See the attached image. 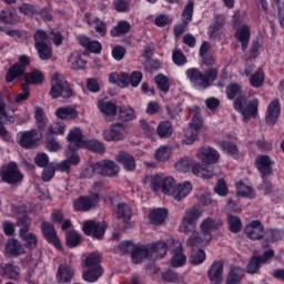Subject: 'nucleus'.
<instances>
[{
  "instance_id": "f257e3e1",
  "label": "nucleus",
  "mask_w": 284,
  "mask_h": 284,
  "mask_svg": "<svg viewBox=\"0 0 284 284\" xmlns=\"http://www.w3.org/2000/svg\"><path fill=\"white\" fill-rule=\"evenodd\" d=\"M34 119L37 129H31L29 131H20L17 133V141L20 148L23 150H37L39 143H41V136L48 128V116L41 106H36L34 109Z\"/></svg>"
},
{
  "instance_id": "f03ea898",
  "label": "nucleus",
  "mask_w": 284,
  "mask_h": 284,
  "mask_svg": "<svg viewBox=\"0 0 284 284\" xmlns=\"http://www.w3.org/2000/svg\"><path fill=\"white\" fill-rule=\"evenodd\" d=\"M152 192H159L166 196H173L175 201H183V199L190 195L192 192V183L184 181L183 183L176 184V180L172 176L162 178L156 174L151 180Z\"/></svg>"
},
{
  "instance_id": "7ed1b4c3",
  "label": "nucleus",
  "mask_w": 284,
  "mask_h": 284,
  "mask_svg": "<svg viewBox=\"0 0 284 284\" xmlns=\"http://www.w3.org/2000/svg\"><path fill=\"white\" fill-rule=\"evenodd\" d=\"M219 227H221V224L215 222L214 219H204L200 224V232L193 231L186 241V245L192 247V250H194V247H205V245H209L210 241H212V232H215Z\"/></svg>"
},
{
  "instance_id": "20e7f679",
  "label": "nucleus",
  "mask_w": 284,
  "mask_h": 284,
  "mask_svg": "<svg viewBox=\"0 0 284 284\" xmlns=\"http://www.w3.org/2000/svg\"><path fill=\"white\" fill-rule=\"evenodd\" d=\"M166 254L168 243L159 241L149 246H135L131 253V261L135 265H139V263H143L145 258H164Z\"/></svg>"
},
{
  "instance_id": "39448f33",
  "label": "nucleus",
  "mask_w": 284,
  "mask_h": 284,
  "mask_svg": "<svg viewBox=\"0 0 284 284\" xmlns=\"http://www.w3.org/2000/svg\"><path fill=\"white\" fill-rule=\"evenodd\" d=\"M185 74L193 88L196 90H207L214 85V81H216L219 77V70L211 68L203 73L197 68H190L186 70Z\"/></svg>"
},
{
  "instance_id": "423d86ee",
  "label": "nucleus",
  "mask_w": 284,
  "mask_h": 284,
  "mask_svg": "<svg viewBox=\"0 0 284 284\" xmlns=\"http://www.w3.org/2000/svg\"><path fill=\"white\" fill-rule=\"evenodd\" d=\"M233 108L242 115L244 123H247L250 119L258 116V99L248 101L247 95L239 94L233 101Z\"/></svg>"
},
{
  "instance_id": "0eeeda50",
  "label": "nucleus",
  "mask_w": 284,
  "mask_h": 284,
  "mask_svg": "<svg viewBox=\"0 0 284 284\" xmlns=\"http://www.w3.org/2000/svg\"><path fill=\"white\" fill-rule=\"evenodd\" d=\"M31 63L32 60L28 55H19L18 62L9 67V69L6 72V83H14V81H18V79H26V72L28 68H30Z\"/></svg>"
},
{
  "instance_id": "6e6552de",
  "label": "nucleus",
  "mask_w": 284,
  "mask_h": 284,
  "mask_svg": "<svg viewBox=\"0 0 284 284\" xmlns=\"http://www.w3.org/2000/svg\"><path fill=\"white\" fill-rule=\"evenodd\" d=\"M50 97L53 99H70L72 97V87L61 73H54L51 78Z\"/></svg>"
},
{
  "instance_id": "1a4fd4ad",
  "label": "nucleus",
  "mask_w": 284,
  "mask_h": 284,
  "mask_svg": "<svg viewBox=\"0 0 284 284\" xmlns=\"http://www.w3.org/2000/svg\"><path fill=\"white\" fill-rule=\"evenodd\" d=\"M175 169L178 172H182L186 174V172L192 171L195 176H200L201 179H213L214 171H210L203 166L201 163H193L192 160L182 159L175 163Z\"/></svg>"
},
{
  "instance_id": "9d476101",
  "label": "nucleus",
  "mask_w": 284,
  "mask_h": 284,
  "mask_svg": "<svg viewBox=\"0 0 284 284\" xmlns=\"http://www.w3.org/2000/svg\"><path fill=\"white\" fill-rule=\"evenodd\" d=\"M0 178L2 183L7 185H19L23 181V173L19 170V164L11 161L2 165L0 170Z\"/></svg>"
},
{
  "instance_id": "9b49d317",
  "label": "nucleus",
  "mask_w": 284,
  "mask_h": 284,
  "mask_svg": "<svg viewBox=\"0 0 284 284\" xmlns=\"http://www.w3.org/2000/svg\"><path fill=\"white\" fill-rule=\"evenodd\" d=\"M101 197L99 193H92L90 195H80L73 201L74 212H92L99 207Z\"/></svg>"
},
{
  "instance_id": "f8f14e48",
  "label": "nucleus",
  "mask_w": 284,
  "mask_h": 284,
  "mask_svg": "<svg viewBox=\"0 0 284 284\" xmlns=\"http://www.w3.org/2000/svg\"><path fill=\"white\" fill-rule=\"evenodd\" d=\"M108 230V224L105 222H95L92 220L84 221L82 225V232L85 236H91L101 241L105 236V231Z\"/></svg>"
},
{
  "instance_id": "ddd939ff",
  "label": "nucleus",
  "mask_w": 284,
  "mask_h": 284,
  "mask_svg": "<svg viewBox=\"0 0 284 284\" xmlns=\"http://www.w3.org/2000/svg\"><path fill=\"white\" fill-rule=\"evenodd\" d=\"M40 230L42 233V236L47 243L50 245H53L55 250H62L63 246L61 245V240L59 239V235L57 234V229L54 227V224L48 221H43L40 224Z\"/></svg>"
},
{
  "instance_id": "4468645a",
  "label": "nucleus",
  "mask_w": 284,
  "mask_h": 284,
  "mask_svg": "<svg viewBox=\"0 0 284 284\" xmlns=\"http://www.w3.org/2000/svg\"><path fill=\"white\" fill-rule=\"evenodd\" d=\"M199 159H201L203 168L205 170L212 171V164L219 163V159H221V154L212 146H203L197 152Z\"/></svg>"
},
{
  "instance_id": "2eb2a0df",
  "label": "nucleus",
  "mask_w": 284,
  "mask_h": 284,
  "mask_svg": "<svg viewBox=\"0 0 284 284\" xmlns=\"http://www.w3.org/2000/svg\"><path fill=\"white\" fill-rule=\"evenodd\" d=\"M202 214L203 212L195 206L186 209L181 221L180 232L187 234V232H190V226L196 225V221L201 219Z\"/></svg>"
},
{
  "instance_id": "dca6fc26",
  "label": "nucleus",
  "mask_w": 284,
  "mask_h": 284,
  "mask_svg": "<svg viewBox=\"0 0 284 284\" xmlns=\"http://www.w3.org/2000/svg\"><path fill=\"white\" fill-rule=\"evenodd\" d=\"M244 232L251 241H263L265 239V226L258 220H253L247 224Z\"/></svg>"
},
{
  "instance_id": "f3484780",
  "label": "nucleus",
  "mask_w": 284,
  "mask_h": 284,
  "mask_svg": "<svg viewBox=\"0 0 284 284\" xmlns=\"http://www.w3.org/2000/svg\"><path fill=\"white\" fill-rule=\"evenodd\" d=\"M278 119H281V100L274 99L266 108L265 123L274 126L278 123Z\"/></svg>"
},
{
  "instance_id": "a211bd4d",
  "label": "nucleus",
  "mask_w": 284,
  "mask_h": 284,
  "mask_svg": "<svg viewBox=\"0 0 284 284\" xmlns=\"http://www.w3.org/2000/svg\"><path fill=\"white\" fill-rule=\"evenodd\" d=\"M234 37L239 43H241L242 52L247 51V47L250 45V41L252 39V31L248 24H241L240 27L235 28Z\"/></svg>"
},
{
  "instance_id": "6ab92c4d",
  "label": "nucleus",
  "mask_w": 284,
  "mask_h": 284,
  "mask_svg": "<svg viewBox=\"0 0 284 284\" xmlns=\"http://www.w3.org/2000/svg\"><path fill=\"white\" fill-rule=\"evenodd\" d=\"M98 174L100 176H116L119 174V165L112 160H102L97 162Z\"/></svg>"
},
{
  "instance_id": "aec40b11",
  "label": "nucleus",
  "mask_w": 284,
  "mask_h": 284,
  "mask_svg": "<svg viewBox=\"0 0 284 284\" xmlns=\"http://www.w3.org/2000/svg\"><path fill=\"white\" fill-rule=\"evenodd\" d=\"M255 168L264 181L268 176H272V159H270L268 155L257 156L255 160Z\"/></svg>"
},
{
  "instance_id": "412c9836",
  "label": "nucleus",
  "mask_w": 284,
  "mask_h": 284,
  "mask_svg": "<svg viewBox=\"0 0 284 284\" xmlns=\"http://www.w3.org/2000/svg\"><path fill=\"white\" fill-rule=\"evenodd\" d=\"M115 161L116 163H120V165H123L126 172H134L136 170V160H134V155L125 151H120L115 155Z\"/></svg>"
},
{
  "instance_id": "4be33fe9",
  "label": "nucleus",
  "mask_w": 284,
  "mask_h": 284,
  "mask_svg": "<svg viewBox=\"0 0 284 284\" xmlns=\"http://www.w3.org/2000/svg\"><path fill=\"white\" fill-rule=\"evenodd\" d=\"M79 44L87 50V52H92L93 54H101L103 45L98 40H92L88 36H79Z\"/></svg>"
},
{
  "instance_id": "5701e85b",
  "label": "nucleus",
  "mask_w": 284,
  "mask_h": 284,
  "mask_svg": "<svg viewBox=\"0 0 284 284\" xmlns=\"http://www.w3.org/2000/svg\"><path fill=\"white\" fill-rule=\"evenodd\" d=\"M0 276L9 278V281H19L21 276V268L11 263H2L0 265Z\"/></svg>"
},
{
  "instance_id": "b1692460",
  "label": "nucleus",
  "mask_w": 284,
  "mask_h": 284,
  "mask_svg": "<svg viewBox=\"0 0 284 284\" xmlns=\"http://www.w3.org/2000/svg\"><path fill=\"white\" fill-rule=\"evenodd\" d=\"M113 214L118 221L129 223L132 220V207L125 202H120L114 209Z\"/></svg>"
},
{
  "instance_id": "393cba45",
  "label": "nucleus",
  "mask_w": 284,
  "mask_h": 284,
  "mask_svg": "<svg viewBox=\"0 0 284 284\" xmlns=\"http://www.w3.org/2000/svg\"><path fill=\"white\" fill-rule=\"evenodd\" d=\"M190 128L191 130V134L190 136H186V143L189 145H192V143H194V141H196V139L199 138V130H201V128H203V118H201V114L195 113L190 122Z\"/></svg>"
},
{
  "instance_id": "a878e982",
  "label": "nucleus",
  "mask_w": 284,
  "mask_h": 284,
  "mask_svg": "<svg viewBox=\"0 0 284 284\" xmlns=\"http://www.w3.org/2000/svg\"><path fill=\"white\" fill-rule=\"evenodd\" d=\"M209 281L213 284L223 283V262L215 261L207 272Z\"/></svg>"
},
{
  "instance_id": "bb28decb",
  "label": "nucleus",
  "mask_w": 284,
  "mask_h": 284,
  "mask_svg": "<svg viewBox=\"0 0 284 284\" xmlns=\"http://www.w3.org/2000/svg\"><path fill=\"white\" fill-rule=\"evenodd\" d=\"M125 132V124L123 122H116L111 125L109 132H104L103 136L105 141H121L123 133Z\"/></svg>"
},
{
  "instance_id": "cd10ccee",
  "label": "nucleus",
  "mask_w": 284,
  "mask_h": 284,
  "mask_svg": "<svg viewBox=\"0 0 284 284\" xmlns=\"http://www.w3.org/2000/svg\"><path fill=\"white\" fill-rule=\"evenodd\" d=\"M220 150L224 152V154H227V156H231V159H234L235 161H239L241 159V151L239 150V145L232 141L223 140L219 142Z\"/></svg>"
},
{
  "instance_id": "c85d7f7f",
  "label": "nucleus",
  "mask_w": 284,
  "mask_h": 284,
  "mask_svg": "<svg viewBox=\"0 0 284 284\" xmlns=\"http://www.w3.org/2000/svg\"><path fill=\"white\" fill-rule=\"evenodd\" d=\"M104 272L103 266L88 267V270L82 272V280L85 281V283H97V281L103 276Z\"/></svg>"
},
{
  "instance_id": "c756f323",
  "label": "nucleus",
  "mask_w": 284,
  "mask_h": 284,
  "mask_svg": "<svg viewBox=\"0 0 284 284\" xmlns=\"http://www.w3.org/2000/svg\"><path fill=\"white\" fill-rule=\"evenodd\" d=\"M168 214H170L168 209H163V207L153 209L149 213V223L151 225H163V223H165V221L168 220Z\"/></svg>"
},
{
  "instance_id": "7c9ffc66",
  "label": "nucleus",
  "mask_w": 284,
  "mask_h": 284,
  "mask_svg": "<svg viewBox=\"0 0 284 284\" xmlns=\"http://www.w3.org/2000/svg\"><path fill=\"white\" fill-rule=\"evenodd\" d=\"M283 239V231L278 229H265L264 242L262 243L263 250L270 247V243H278Z\"/></svg>"
},
{
  "instance_id": "2f4dec72",
  "label": "nucleus",
  "mask_w": 284,
  "mask_h": 284,
  "mask_svg": "<svg viewBox=\"0 0 284 284\" xmlns=\"http://www.w3.org/2000/svg\"><path fill=\"white\" fill-rule=\"evenodd\" d=\"M84 20L88 26H94V30L99 37H105L108 34V24L103 20H100L99 17L90 19V13H85Z\"/></svg>"
},
{
  "instance_id": "473e14b6",
  "label": "nucleus",
  "mask_w": 284,
  "mask_h": 284,
  "mask_svg": "<svg viewBox=\"0 0 284 284\" xmlns=\"http://www.w3.org/2000/svg\"><path fill=\"white\" fill-rule=\"evenodd\" d=\"M74 278V271L68 264H60L57 272V281L60 284L70 283Z\"/></svg>"
},
{
  "instance_id": "72a5a7b5",
  "label": "nucleus",
  "mask_w": 284,
  "mask_h": 284,
  "mask_svg": "<svg viewBox=\"0 0 284 284\" xmlns=\"http://www.w3.org/2000/svg\"><path fill=\"white\" fill-rule=\"evenodd\" d=\"M45 77L39 69H32L30 72L24 73V82L27 85H41Z\"/></svg>"
},
{
  "instance_id": "f704fd0d",
  "label": "nucleus",
  "mask_w": 284,
  "mask_h": 284,
  "mask_svg": "<svg viewBox=\"0 0 284 284\" xmlns=\"http://www.w3.org/2000/svg\"><path fill=\"white\" fill-rule=\"evenodd\" d=\"M225 27V18L223 16H216L213 21V26H211L209 30V37L213 41H216L219 37H221V30Z\"/></svg>"
},
{
  "instance_id": "c9c22d12",
  "label": "nucleus",
  "mask_w": 284,
  "mask_h": 284,
  "mask_svg": "<svg viewBox=\"0 0 284 284\" xmlns=\"http://www.w3.org/2000/svg\"><path fill=\"white\" fill-rule=\"evenodd\" d=\"M4 250L9 256H21V254H26V248H23L21 242L16 239H10L7 242Z\"/></svg>"
},
{
  "instance_id": "e433bc0d",
  "label": "nucleus",
  "mask_w": 284,
  "mask_h": 284,
  "mask_svg": "<svg viewBox=\"0 0 284 284\" xmlns=\"http://www.w3.org/2000/svg\"><path fill=\"white\" fill-rule=\"evenodd\" d=\"M98 110L105 116H116V112L119 110V106L114 104V102L105 101V100H99L98 101Z\"/></svg>"
},
{
  "instance_id": "4c0bfd02",
  "label": "nucleus",
  "mask_w": 284,
  "mask_h": 284,
  "mask_svg": "<svg viewBox=\"0 0 284 284\" xmlns=\"http://www.w3.org/2000/svg\"><path fill=\"white\" fill-rule=\"evenodd\" d=\"M19 236L26 250H37V245H39V239L37 237V234L30 233L28 231L24 233H19Z\"/></svg>"
},
{
  "instance_id": "58836bf2",
  "label": "nucleus",
  "mask_w": 284,
  "mask_h": 284,
  "mask_svg": "<svg viewBox=\"0 0 284 284\" xmlns=\"http://www.w3.org/2000/svg\"><path fill=\"white\" fill-rule=\"evenodd\" d=\"M132 30V24L128 20H121L110 30V36L113 38L123 37Z\"/></svg>"
},
{
  "instance_id": "ea45409f",
  "label": "nucleus",
  "mask_w": 284,
  "mask_h": 284,
  "mask_svg": "<svg viewBox=\"0 0 284 284\" xmlns=\"http://www.w3.org/2000/svg\"><path fill=\"white\" fill-rule=\"evenodd\" d=\"M55 116L64 121H72L79 116V112L72 106H60L55 111Z\"/></svg>"
},
{
  "instance_id": "a19ab883",
  "label": "nucleus",
  "mask_w": 284,
  "mask_h": 284,
  "mask_svg": "<svg viewBox=\"0 0 284 284\" xmlns=\"http://www.w3.org/2000/svg\"><path fill=\"white\" fill-rule=\"evenodd\" d=\"M69 143H73L75 148H83L85 140H83V131L79 128L72 129L68 134Z\"/></svg>"
},
{
  "instance_id": "79ce46f5",
  "label": "nucleus",
  "mask_w": 284,
  "mask_h": 284,
  "mask_svg": "<svg viewBox=\"0 0 284 284\" xmlns=\"http://www.w3.org/2000/svg\"><path fill=\"white\" fill-rule=\"evenodd\" d=\"M109 82L119 85V88H128L130 85V74L123 72L121 74L116 72H112L109 75Z\"/></svg>"
},
{
  "instance_id": "37998d69",
  "label": "nucleus",
  "mask_w": 284,
  "mask_h": 284,
  "mask_svg": "<svg viewBox=\"0 0 284 284\" xmlns=\"http://www.w3.org/2000/svg\"><path fill=\"white\" fill-rule=\"evenodd\" d=\"M187 263V256L183 253V246H180L170 260L171 267H183Z\"/></svg>"
},
{
  "instance_id": "c03bdc74",
  "label": "nucleus",
  "mask_w": 284,
  "mask_h": 284,
  "mask_svg": "<svg viewBox=\"0 0 284 284\" xmlns=\"http://www.w3.org/2000/svg\"><path fill=\"white\" fill-rule=\"evenodd\" d=\"M65 244L70 250H73V247H79V245H81V234H79L77 230L67 231Z\"/></svg>"
},
{
  "instance_id": "a18cd8bd",
  "label": "nucleus",
  "mask_w": 284,
  "mask_h": 284,
  "mask_svg": "<svg viewBox=\"0 0 284 284\" xmlns=\"http://www.w3.org/2000/svg\"><path fill=\"white\" fill-rule=\"evenodd\" d=\"M34 48L41 61H50V59H52V47H50L47 42L34 44Z\"/></svg>"
},
{
  "instance_id": "49530a36",
  "label": "nucleus",
  "mask_w": 284,
  "mask_h": 284,
  "mask_svg": "<svg viewBox=\"0 0 284 284\" xmlns=\"http://www.w3.org/2000/svg\"><path fill=\"white\" fill-rule=\"evenodd\" d=\"M236 194L237 196H242L244 199H254L256 196V192L250 185H245L243 181H239L236 183Z\"/></svg>"
},
{
  "instance_id": "de8ad7c7",
  "label": "nucleus",
  "mask_w": 284,
  "mask_h": 284,
  "mask_svg": "<svg viewBox=\"0 0 284 284\" xmlns=\"http://www.w3.org/2000/svg\"><path fill=\"white\" fill-rule=\"evenodd\" d=\"M210 42L204 41L202 42L201 47H200V51H199V57L202 59V63L204 65H213L214 64V59L212 58L211 54H209L207 52H210Z\"/></svg>"
},
{
  "instance_id": "09e8293b",
  "label": "nucleus",
  "mask_w": 284,
  "mask_h": 284,
  "mask_svg": "<svg viewBox=\"0 0 284 284\" xmlns=\"http://www.w3.org/2000/svg\"><path fill=\"white\" fill-rule=\"evenodd\" d=\"M0 19L4 21L7 26H17L21 21V17L17 14V11L2 10L0 12Z\"/></svg>"
},
{
  "instance_id": "8fccbe9b",
  "label": "nucleus",
  "mask_w": 284,
  "mask_h": 284,
  "mask_svg": "<svg viewBox=\"0 0 284 284\" xmlns=\"http://www.w3.org/2000/svg\"><path fill=\"white\" fill-rule=\"evenodd\" d=\"M243 276H245V274L243 273V268L234 266L227 274L226 284H241V281H243Z\"/></svg>"
},
{
  "instance_id": "3c124183",
  "label": "nucleus",
  "mask_w": 284,
  "mask_h": 284,
  "mask_svg": "<svg viewBox=\"0 0 284 284\" xmlns=\"http://www.w3.org/2000/svg\"><path fill=\"white\" fill-rule=\"evenodd\" d=\"M172 132H174L172 122L162 121L159 123L156 134L160 136V139H170V136H172Z\"/></svg>"
},
{
  "instance_id": "603ef678",
  "label": "nucleus",
  "mask_w": 284,
  "mask_h": 284,
  "mask_svg": "<svg viewBox=\"0 0 284 284\" xmlns=\"http://www.w3.org/2000/svg\"><path fill=\"white\" fill-rule=\"evenodd\" d=\"M84 150H90V152H95V154H103L105 152V145L99 140H85Z\"/></svg>"
},
{
  "instance_id": "864d4df0",
  "label": "nucleus",
  "mask_w": 284,
  "mask_h": 284,
  "mask_svg": "<svg viewBox=\"0 0 284 284\" xmlns=\"http://www.w3.org/2000/svg\"><path fill=\"white\" fill-rule=\"evenodd\" d=\"M171 154L172 151L170 150V146L163 145L155 150L154 160L158 163H165V161H170Z\"/></svg>"
},
{
  "instance_id": "5fc2aeb1",
  "label": "nucleus",
  "mask_w": 284,
  "mask_h": 284,
  "mask_svg": "<svg viewBox=\"0 0 284 284\" xmlns=\"http://www.w3.org/2000/svg\"><path fill=\"white\" fill-rule=\"evenodd\" d=\"M262 265L263 262L261 261V257L258 255H253L246 265L247 274H258Z\"/></svg>"
},
{
  "instance_id": "6e6d98bb",
  "label": "nucleus",
  "mask_w": 284,
  "mask_h": 284,
  "mask_svg": "<svg viewBox=\"0 0 284 284\" xmlns=\"http://www.w3.org/2000/svg\"><path fill=\"white\" fill-rule=\"evenodd\" d=\"M65 134V123L54 122L47 130V136H63Z\"/></svg>"
},
{
  "instance_id": "4d7b16f0",
  "label": "nucleus",
  "mask_w": 284,
  "mask_h": 284,
  "mask_svg": "<svg viewBox=\"0 0 284 284\" xmlns=\"http://www.w3.org/2000/svg\"><path fill=\"white\" fill-rule=\"evenodd\" d=\"M83 267H101V254L98 252L90 253L83 261Z\"/></svg>"
},
{
  "instance_id": "13d9d810",
  "label": "nucleus",
  "mask_w": 284,
  "mask_h": 284,
  "mask_svg": "<svg viewBox=\"0 0 284 284\" xmlns=\"http://www.w3.org/2000/svg\"><path fill=\"white\" fill-rule=\"evenodd\" d=\"M227 225H229V230H230V232H232V234H239V232H241V230H243V223L241 222V217L235 216V215L227 216Z\"/></svg>"
},
{
  "instance_id": "bf43d9fd",
  "label": "nucleus",
  "mask_w": 284,
  "mask_h": 284,
  "mask_svg": "<svg viewBox=\"0 0 284 284\" xmlns=\"http://www.w3.org/2000/svg\"><path fill=\"white\" fill-rule=\"evenodd\" d=\"M154 81L160 92H164V94L170 92V79L166 75L160 73L154 78Z\"/></svg>"
},
{
  "instance_id": "052dcab7",
  "label": "nucleus",
  "mask_w": 284,
  "mask_h": 284,
  "mask_svg": "<svg viewBox=\"0 0 284 284\" xmlns=\"http://www.w3.org/2000/svg\"><path fill=\"white\" fill-rule=\"evenodd\" d=\"M119 119L120 121H134V119H136V113L134 112V109L122 105L119 108Z\"/></svg>"
},
{
  "instance_id": "680f3d73",
  "label": "nucleus",
  "mask_w": 284,
  "mask_h": 284,
  "mask_svg": "<svg viewBox=\"0 0 284 284\" xmlns=\"http://www.w3.org/2000/svg\"><path fill=\"white\" fill-rule=\"evenodd\" d=\"M194 17V0H189L182 11V22L191 23Z\"/></svg>"
},
{
  "instance_id": "e2e57ef3",
  "label": "nucleus",
  "mask_w": 284,
  "mask_h": 284,
  "mask_svg": "<svg viewBox=\"0 0 284 284\" xmlns=\"http://www.w3.org/2000/svg\"><path fill=\"white\" fill-rule=\"evenodd\" d=\"M225 93L229 101H235L236 97L241 94V85L236 82H232L226 87Z\"/></svg>"
},
{
  "instance_id": "0e129e2a",
  "label": "nucleus",
  "mask_w": 284,
  "mask_h": 284,
  "mask_svg": "<svg viewBox=\"0 0 284 284\" xmlns=\"http://www.w3.org/2000/svg\"><path fill=\"white\" fill-rule=\"evenodd\" d=\"M69 63L71 70H83V68H85L88 64V62H85V60H83V58H81L79 54H72L69 58Z\"/></svg>"
},
{
  "instance_id": "69168bd1",
  "label": "nucleus",
  "mask_w": 284,
  "mask_h": 284,
  "mask_svg": "<svg viewBox=\"0 0 284 284\" xmlns=\"http://www.w3.org/2000/svg\"><path fill=\"white\" fill-rule=\"evenodd\" d=\"M172 61L178 68H183L187 63V57H185V53L181 49H175L172 52Z\"/></svg>"
},
{
  "instance_id": "338daca9",
  "label": "nucleus",
  "mask_w": 284,
  "mask_h": 284,
  "mask_svg": "<svg viewBox=\"0 0 284 284\" xmlns=\"http://www.w3.org/2000/svg\"><path fill=\"white\" fill-rule=\"evenodd\" d=\"M205 251L203 248H200L197 251H192L190 256V263L192 265H201L205 262Z\"/></svg>"
},
{
  "instance_id": "774afa93",
  "label": "nucleus",
  "mask_w": 284,
  "mask_h": 284,
  "mask_svg": "<svg viewBox=\"0 0 284 284\" xmlns=\"http://www.w3.org/2000/svg\"><path fill=\"white\" fill-rule=\"evenodd\" d=\"M264 82H265V75L260 71L254 72L250 77V84L252 85V88H262Z\"/></svg>"
}]
</instances>
